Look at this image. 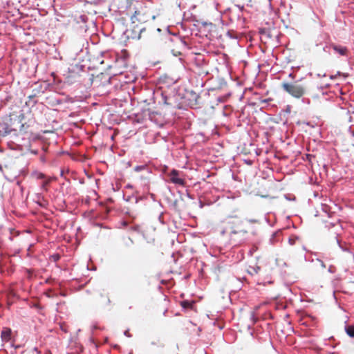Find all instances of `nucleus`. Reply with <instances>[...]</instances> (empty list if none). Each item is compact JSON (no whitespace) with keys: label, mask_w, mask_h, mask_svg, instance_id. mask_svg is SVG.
Wrapping results in <instances>:
<instances>
[{"label":"nucleus","mask_w":354,"mask_h":354,"mask_svg":"<svg viewBox=\"0 0 354 354\" xmlns=\"http://www.w3.org/2000/svg\"><path fill=\"white\" fill-rule=\"evenodd\" d=\"M145 168V166L143 165H141V166H136L135 168H134V170L136 171H139L140 170H142Z\"/></svg>","instance_id":"nucleus-18"},{"label":"nucleus","mask_w":354,"mask_h":354,"mask_svg":"<svg viewBox=\"0 0 354 354\" xmlns=\"http://www.w3.org/2000/svg\"><path fill=\"white\" fill-rule=\"evenodd\" d=\"M21 182L19 180L17 181V185L19 186V189L21 192H22V186L20 185Z\"/></svg>","instance_id":"nucleus-19"},{"label":"nucleus","mask_w":354,"mask_h":354,"mask_svg":"<svg viewBox=\"0 0 354 354\" xmlns=\"http://www.w3.org/2000/svg\"><path fill=\"white\" fill-rule=\"evenodd\" d=\"M36 239L35 238L34 239V241L33 242H28V248L27 249V256H30V254L32 252V246L34 245L35 243L36 242Z\"/></svg>","instance_id":"nucleus-16"},{"label":"nucleus","mask_w":354,"mask_h":354,"mask_svg":"<svg viewBox=\"0 0 354 354\" xmlns=\"http://www.w3.org/2000/svg\"><path fill=\"white\" fill-rule=\"evenodd\" d=\"M21 252V249H15L13 252L10 255V262L13 267H17L18 266V263L21 262V255L19 254Z\"/></svg>","instance_id":"nucleus-6"},{"label":"nucleus","mask_w":354,"mask_h":354,"mask_svg":"<svg viewBox=\"0 0 354 354\" xmlns=\"http://www.w3.org/2000/svg\"><path fill=\"white\" fill-rule=\"evenodd\" d=\"M331 48L340 55H346L348 50L346 47L338 46L336 44H332Z\"/></svg>","instance_id":"nucleus-8"},{"label":"nucleus","mask_w":354,"mask_h":354,"mask_svg":"<svg viewBox=\"0 0 354 354\" xmlns=\"http://www.w3.org/2000/svg\"><path fill=\"white\" fill-rule=\"evenodd\" d=\"M346 332L351 337H354V325L348 326L346 328Z\"/></svg>","instance_id":"nucleus-13"},{"label":"nucleus","mask_w":354,"mask_h":354,"mask_svg":"<svg viewBox=\"0 0 354 354\" xmlns=\"http://www.w3.org/2000/svg\"><path fill=\"white\" fill-rule=\"evenodd\" d=\"M51 258L53 259L54 261H57L60 259V256L58 254H53L51 256Z\"/></svg>","instance_id":"nucleus-17"},{"label":"nucleus","mask_w":354,"mask_h":354,"mask_svg":"<svg viewBox=\"0 0 354 354\" xmlns=\"http://www.w3.org/2000/svg\"><path fill=\"white\" fill-rule=\"evenodd\" d=\"M194 303L189 301H183L180 303L181 306L185 309H191L193 308Z\"/></svg>","instance_id":"nucleus-10"},{"label":"nucleus","mask_w":354,"mask_h":354,"mask_svg":"<svg viewBox=\"0 0 354 354\" xmlns=\"http://www.w3.org/2000/svg\"><path fill=\"white\" fill-rule=\"evenodd\" d=\"M10 354H15V353L12 351Z\"/></svg>","instance_id":"nucleus-26"},{"label":"nucleus","mask_w":354,"mask_h":354,"mask_svg":"<svg viewBox=\"0 0 354 354\" xmlns=\"http://www.w3.org/2000/svg\"><path fill=\"white\" fill-rule=\"evenodd\" d=\"M19 129L21 130L22 129V124L20 125L19 127Z\"/></svg>","instance_id":"nucleus-23"},{"label":"nucleus","mask_w":354,"mask_h":354,"mask_svg":"<svg viewBox=\"0 0 354 354\" xmlns=\"http://www.w3.org/2000/svg\"><path fill=\"white\" fill-rule=\"evenodd\" d=\"M178 173L176 170H172L170 174V180L172 183L183 185L184 184V180L178 178Z\"/></svg>","instance_id":"nucleus-7"},{"label":"nucleus","mask_w":354,"mask_h":354,"mask_svg":"<svg viewBox=\"0 0 354 354\" xmlns=\"http://www.w3.org/2000/svg\"><path fill=\"white\" fill-rule=\"evenodd\" d=\"M31 152L34 154H36L37 153V151H31Z\"/></svg>","instance_id":"nucleus-22"},{"label":"nucleus","mask_w":354,"mask_h":354,"mask_svg":"<svg viewBox=\"0 0 354 354\" xmlns=\"http://www.w3.org/2000/svg\"><path fill=\"white\" fill-rule=\"evenodd\" d=\"M19 299V297L14 291H11L9 293V296H8L9 303L12 304V303L15 302V301L16 299Z\"/></svg>","instance_id":"nucleus-11"},{"label":"nucleus","mask_w":354,"mask_h":354,"mask_svg":"<svg viewBox=\"0 0 354 354\" xmlns=\"http://www.w3.org/2000/svg\"><path fill=\"white\" fill-rule=\"evenodd\" d=\"M51 181V178H48L47 179H45L42 184H41V189L45 190V191H47L48 189V185H49V183H50Z\"/></svg>","instance_id":"nucleus-14"},{"label":"nucleus","mask_w":354,"mask_h":354,"mask_svg":"<svg viewBox=\"0 0 354 354\" xmlns=\"http://www.w3.org/2000/svg\"><path fill=\"white\" fill-rule=\"evenodd\" d=\"M20 235V231L15 230V228L10 229L9 239L13 241L15 238L18 237Z\"/></svg>","instance_id":"nucleus-9"},{"label":"nucleus","mask_w":354,"mask_h":354,"mask_svg":"<svg viewBox=\"0 0 354 354\" xmlns=\"http://www.w3.org/2000/svg\"><path fill=\"white\" fill-rule=\"evenodd\" d=\"M22 115V113L19 115V118H20Z\"/></svg>","instance_id":"nucleus-25"},{"label":"nucleus","mask_w":354,"mask_h":354,"mask_svg":"<svg viewBox=\"0 0 354 354\" xmlns=\"http://www.w3.org/2000/svg\"><path fill=\"white\" fill-rule=\"evenodd\" d=\"M281 88L291 96L295 98H300L306 93V87L299 81L293 82H283Z\"/></svg>","instance_id":"nucleus-3"},{"label":"nucleus","mask_w":354,"mask_h":354,"mask_svg":"<svg viewBox=\"0 0 354 354\" xmlns=\"http://www.w3.org/2000/svg\"><path fill=\"white\" fill-rule=\"evenodd\" d=\"M16 131L15 129L6 131L10 136V139L7 142V146L10 150L21 151L22 150V137L17 135Z\"/></svg>","instance_id":"nucleus-4"},{"label":"nucleus","mask_w":354,"mask_h":354,"mask_svg":"<svg viewBox=\"0 0 354 354\" xmlns=\"http://www.w3.org/2000/svg\"><path fill=\"white\" fill-rule=\"evenodd\" d=\"M260 268L259 266H250L248 269V272L251 274L258 273Z\"/></svg>","instance_id":"nucleus-15"},{"label":"nucleus","mask_w":354,"mask_h":354,"mask_svg":"<svg viewBox=\"0 0 354 354\" xmlns=\"http://www.w3.org/2000/svg\"><path fill=\"white\" fill-rule=\"evenodd\" d=\"M26 232H27V233H28V234H30V233L31 232H30V230H27Z\"/></svg>","instance_id":"nucleus-24"},{"label":"nucleus","mask_w":354,"mask_h":354,"mask_svg":"<svg viewBox=\"0 0 354 354\" xmlns=\"http://www.w3.org/2000/svg\"><path fill=\"white\" fill-rule=\"evenodd\" d=\"M31 176L33 178H37V179H43V178H45V175L42 173H40V172H38V171H33L32 174H31Z\"/></svg>","instance_id":"nucleus-12"},{"label":"nucleus","mask_w":354,"mask_h":354,"mask_svg":"<svg viewBox=\"0 0 354 354\" xmlns=\"http://www.w3.org/2000/svg\"><path fill=\"white\" fill-rule=\"evenodd\" d=\"M247 225L237 217H230L221 221L216 225V230L222 236L228 234L232 239L233 235L238 234H246L248 232Z\"/></svg>","instance_id":"nucleus-2"},{"label":"nucleus","mask_w":354,"mask_h":354,"mask_svg":"<svg viewBox=\"0 0 354 354\" xmlns=\"http://www.w3.org/2000/svg\"><path fill=\"white\" fill-rule=\"evenodd\" d=\"M27 272H28V274H29V275H28V278H30V277H31L30 272H32V270L28 269V270H27Z\"/></svg>","instance_id":"nucleus-20"},{"label":"nucleus","mask_w":354,"mask_h":354,"mask_svg":"<svg viewBox=\"0 0 354 354\" xmlns=\"http://www.w3.org/2000/svg\"><path fill=\"white\" fill-rule=\"evenodd\" d=\"M12 330L9 328H3L1 333V339L3 342H9L12 340L10 342V346L16 350L17 348H21V344H15V339H12Z\"/></svg>","instance_id":"nucleus-5"},{"label":"nucleus","mask_w":354,"mask_h":354,"mask_svg":"<svg viewBox=\"0 0 354 354\" xmlns=\"http://www.w3.org/2000/svg\"><path fill=\"white\" fill-rule=\"evenodd\" d=\"M133 229L136 231H140V227L139 226H135Z\"/></svg>","instance_id":"nucleus-21"},{"label":"nucleus","mask_w":354,"mask_h":354,"mask_svg":"<svg viewBox=\"0 0 354 354\" xmlns=\"http://www.w3.org/2000/svg\"><path fill=\"white\" fill-rule=\"evenodd\" d=\"M129 11L132 12V15L130 27L127 30V37L140 39L142 32L145 30L142 25L155 17L149 8L138 1H130Z\"/></svg>","instance_id":"nucleus-1"}]
</instances>
